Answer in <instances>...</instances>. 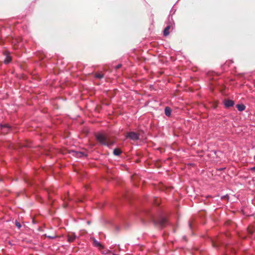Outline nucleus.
I'll list each match as a JSON object with an SVG mask.
<instances>
[{
  "label": "nucleus",
  "instance_id": "nucleus-14",
  "mask_svg": "<svg viewBox=\"0 0 255 255\" xmlns=\"http://www.w3.org/2000/svg\"><path fill=\"white\" fill-rule=\"evenodd\" d=\"M13 240H9L8 241V244L10 245H12V242H13Z\"/></svg>",
  "mask_w": 255,
  "mask_h": 255
},
{
  "label": "nucleus",
  "instance_id": "nucleus-3",
  "mask_svg": "<svg viewBox=\"0 0 255 255\" xmlns=\"http://www.w3.org/2000/svg\"><path fill=\"white\" fill-rule=\"evenodd\" d=\"M126 137L133 140L138 139V135L134 132H129L128 133Z\"/></svg>",
  "mask_w": 255,
  "mask_h": 255
},
{
  "label": "nucleus",
  "instance_id": "nucleus-12",
  "mask_svg": "<svg viewBox=\"0 0 255 255\" xmlns=\"http://www.w3.org/2000/svg\"><path fill=\"white\" fill-rule=\"evenodd\" d=\"M15 226L18 229H20L21 227L20 224L18 222H15Z\"/></svg>",
  "mask_w": 255,
  "mask_h": 255
},
{
  "label": "nucleus",
  "instance_id": "nucleus-8",
  "mask_svg": "<svg viewBox=\"0 0 255 255\" xmlns=\"http://www.w3.org/2000/svg\"><path fill=\"white\" fill-rule=\"evenodd\" d=\"M237 108L239 111H243L245 109V106L243 104L237 105Z\"/></svg>",
  "mask_w": 255,
  "mask_h": 255
},
{
  "label": "nucleus",
  "instance_id": "nucleus-9",
  "mask_svg": "<svg viewBox=\"0 0 255 255\" xmlns=\"http://www.w3.org/2000/svg\"><path fill=\"white\" fill-rule=\"evenodd\" d=\"M165 114L166 116H169L171 114V110L169 108L166 107L165 109Z\"/></svg>",
  "mask_w": 255,
  "mask_h": 255
},
{
  "label": "nucleus",
  "instance_id": "nucleus-10",
  "mask_svg": "<svg viewBox=\"0 0 255 255\" xmlns=\"http://www.w3.org/2000/svg\"><path fill=\"white\" fill-rule=\"evenodd\" d=\"M170 28V26H167L163 31V34L165 36H167L169 34V30Z\"/></svg>",
  "mask_w": 255,
  "mask_h": 255
},
{
  "label": "nucleus",
  "instance_id": "nucleus-4",
  "mask_svg": "<svg viewBox=\"0 0 255 255\" xmlns=\"http://www.w3.org/2000/svg\"><path fill=\"white\" fill-rule=\"evenodd\" d=\"M154 222L155 223L158 224L160 227H163L166 222V219L164 218H161L158 221Z\"/></svg>",
  "mask_w": 255,
  "mask_h": 255
},
{
  "label": "nucleus",
  "instance_id": "nucleus-6",
  "mask_svg": "<svg viewBox=\"0 0 255 255\" xmlns=\"http://www.w3.org/2000/svg\"><path fill=\"white\" fill-rule=\"evenodd\" d=\"M224 105L226 107H232L234 105V102L232 100H225L224 101Z\"/></svg>",
  "mask_w": 255,
  "mask_h": 255
},
{
  "label": "nucleus",
  "instance_id": "nucleus-7",
  "mask_svg": "<svg viewBox=\"0 0 255 255\" xmlns=\"http://www.w3.org/2000/svg\"><path fill=\"white\" fill-rule=\"evenodd\" d=\"M5 55L6 56V58H5V59L4 60V62L5 64H7V63H8L9 62H10V61L11 60V58L8 55L7 52H6L5 53Z\"/></svg>",
  "mask_w": 255,
  "mask_h": 255
},
{
  "label": "nucleus",
  "instance_id": "nucleus-17",
  "mask_svg": "<svg viewBox=\"0 0 255 255\" xmlns=\"http://www.w3.org/2000/svg\"><path fill=\"white\" fill-rule=\"evenodd\" d=\"M48 238H52V237H50V236H48Z\"/></svg>",
  "mask_w": 255,
  "mask_h": 255
},
{
  "label": "nucleus",
  "instance_id": "nucleus-16",
  "mask_svg": "<svg viewBox=\"0 0 255 255\" xmlns=\"http://www.w3.org/2000/svg\"><path fill=\"white\" fill-rule=\"evenodd\" d=\"M98 77H99V78H101V77H102V76H98Z\"/></svg>",
  "mask_w": 255,
  "mask_h": 255
},
{
  "label": "nucleus",
  "instance_id": "nucleus-1",
  "mask_svg": "<svg viewBox=\"0 0 255 255\" xmlns=\"http://www.w3.org/2000/svg\"><path fill=\"white\" fill-rule=\"evenodd\" d=\"M93 245L98 248L99 250L104 255H108L111 253V251L108 249H106L104 245L101 243L98 242L97 240H93Z\"/></svg>",
  "mask_w": 255,
  "mask_h": 255
},
{
  "label": "nucleus",
  "instance_id": "nucleus-13",
  "mask_svg": "<svg viewBox=\"0 0 255 255\" xmlns=\"http://www.w3.org/2000/svg\"><path fill=\"white\" fill-rule=\"evenodd\" d=\"M1 126L2 129H3V133H5V132H7L6 131L4 130L5 128H6V127L5 126Z\"/></svg>",
  "mask_w": 255,
  "mask_h": 255
},
{
  "label": "nucleus",
  "instance_id": "nucleus-5",
  "mask_svg": "<svg viewBox=\"0 0 255 255\" xmlns=\"http://www.w3.org/2000/svg\"><path fill=\"white\" fill-rule=\"evenodd\" d=\"M70 154H71V155L75 156L77 157H81L86 156L85 154H84L83 152H80V151H72L70 152Z\"/></svg>",
  "mask_w": 255,
  "mask_h": 255
},
{
  "label": "nucleus",
  "instance_id": "nucleus-2",
  "mask_svg": "<svg viewBox=\"0 0 255 255\" xmlns=\"http://www.w3.org/2000/svg\"><path fill=\"white\" fill-rule=\"evenodd\" d=\"M97 139L102 144L107 145H111L113 142L110 141L109 138L102 133H98L96 135Z\"/></svg>",
  "mask_w": 255,
  "mask_h": 255
},
{
  "label": "nucleus",
  "instance_id": "nucleus-15",
  "mask_svg": "<svg viewBox=\"0 0 255 255\" xmlns=\"http://www.w3.org/2000/svg\"><path fill=\"white\" fill-rule=\"evenodd\" d=\"M212 245L214 247H216L217 246V245H216V243L214 242H212Z\"/></svg>",
  "mask_w": 255,
  "mask_h": 255
},
{
  "label": "nucleus",
  "instance_id": "nucleus-11",
  "mask_svg": "<svg viewBox=\"0 0 255 255\" xmlns=\"http://www.w3.org/2000/svg\"><path fill=\"white\" fill-rule=\"evenodd\" d=\"M121 153V151L120 149L116 148L114 150V153L116 155H119Z\"/></svg>",
  "mask_w": 255,
  "mask_h": 255
}]
</instances>
